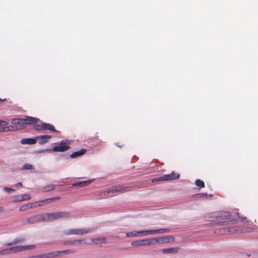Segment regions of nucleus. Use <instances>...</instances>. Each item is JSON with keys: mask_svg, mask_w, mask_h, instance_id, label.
<instances>
[{"mask_svg": "<svg viewBox=\"0 0 258 258\" xmlns=\"http://www.w3.org/2000/svg\"><path fill=\"white\" fill-rule=\"evenodd\" d=\"M173 236L167 235L159 237L151 238L135 241L132 242V245L135 246H149L157 244H163L174 241Z\"/></svg>", "mask_w": 258, "mask_h": 258, "instance_id": "obj_1", "label": "nucleus"}, {"mask_svg": "<svg viewBox=\"0 0 258 258\" xmlns=\"http://www.w3.org/2000/svg\"><path fill=\"white\" fill-rule=\"evenodd\" d=\"M35 246L34 245L14 246L0 250V253L1 255L15 253L19 252L33 249L35 248Z\"/></svg>", "mask_w": 258, "mask_h": 258, "instance_id": "obj_2", "label": "nucleus"}, {"mask_svg": "<svg viewBox=\"0 0 258 258\" xmlns=\"http://www.w3.org/2000/svg\"><path fill=\"white\" fill-rule=\"evenodd\" d=\"M39 119L36 117L31 116H26L24 118H14L12 120V123L14 125H17L16 126L17 128H22L24 127L25 124H34L37 122Z\"/></svg>", "mask_w": 258, "mask_h": 258, "instance_id": "obj_3", "label": "nucleus"}, {"mask_svg": "<svg viewBox=\"0 0 258 258\" xmlns=\"http://www.w3.org/2000/svg\"><path fill=\"white\" fill-rule=\"evenodd\" d=\"M70 216V213L69 212H56L45 214L46 222L53 221L59 219H66L69 218Z\"/></svg>", "mask_w": 258, "mask_h": 258, "instance_id": "obj_4", "label": "nucleus"}, {"mask_svg": "<svg viewBox=\"0 0 258 258\" xmlns=\"http://www.w3.org/2000/svg\"><path fill=\"white\" fill-rule=\"evenodd\" d=\"M93 232V229L90 228L85 229H70L64 231L63 233L65 235H83Z\"/></svg>", "mask_w": 258, "mask_h": 258, "instance_id": "obj_5", "label": "nucleus"}, {"mask_svg": "<svg viewBox=\"0 0 258 258\" xmlns=\"http://www.w3.org/2000/svg\"><path fill=\"white\" fill-rule=\"evenodd\" d=\"M128 187L127 186H124L122 185H117L113 189L105 191L104 195L105 197H111L117 195L118 193L123 192Z\"/></svg>", "mask_w": 258, "mask_h": 258, "instance_id": "obj_6", "label": "nucleus"}, {"mask_svg": "<svg viewBox=\"0 0 258 258\" xmlns=\"http://www.w3.org/2000/svg\"><path fill=\"white\" fill-rule=\"evenodd\" d=\"M70 143V141L68 140L61 141L58 146L52 147L51 150L54 152H64L68 150L70 147L68 146Z\"/></svg>", "mask_w": 258, "mask_h": 258, "instance_id": "obj_7", "label": "nucleus"}, {"mask_svg": "<svg viewBox=\"0 0 258 258\" xmlns=\"http://www.w3.org/2000/svg\"><path fill=\"white\" fill-rule=\"evenodd\" d=\"M26 221L30 224H33L37 222H46L45 214L28 217L26 218Z\"/></svg>", "mask_w": 258, "mask_h": 258, "instance_id": "obj_8", "label": "nucleus"}, {"mask_svg": "<svg viewBox=\"0 0 258 258\" xmlns=\"http://www.w3.org/2000/svg\"><path fill=\"white\" fill-rule=\"evenodd\" d=\"M179 174L178 173H174L172 172V173L169 174H164L163 176L159 177L153 180V181H165L178 179L179 178Z\"/></svg>", "mask_w": 258, "mask_h": 258, "instance_id": "obj_9", "label": "nucleus"}, {"mask_svg": "<svg viewBox=\"0 0 258 258\" xmlns=\"http://www.w3.org/2000/svg\"><path fill=\"white\" fill-rule=\"evenodd\" d=\"M150 235V230L135 231L133 232H127L126 234L127 237H138L139 236H146Z\"/></svg>", "mask_w": 258, "mask_h": 258, "instance_id": "obj_10", "label": "nucleus"}, {"mask_svg": "<svg viewBox=\"0 0 258 258\" xmlns=\"http://www.w3.org/2000/svg\"><path fill=\"white\" fill-rule=\"evenodd\" d=\"M36 128L37 130H49L52 132H57L53 125L45 122H42L41 124L36 125Z\"/></svg>", "mask_w": 258, "mask_h": 258, "instance_id": "obj_11", "label": "nucleus"}, {"mask_svg": "<svg viewBox=\"0 0 258 258\" xmlns=\"http://www.w3.org/2000/svg\"><path fill=\"white\" fill-rule=\"evenodd\" d=\"M179 247H172L162 249V252L164 254H176L178 252Z\"/></svg>", "mask_w": 258, "mask_h": 258, "instance_id": "obj_12", "label": "nucleus"}, {"mask_svg": "<svg viewBox=\"0 0 258 258\" xmlns=\"http://www.w3.org/2000/svg\"><path fill=\"white\" fill-rule=\"evenodd\" d=\"M25 241V239L22 237H16L14 238L12 241L7 242L4 244V246H11L19 243H22Z\"/></svg>", "mask_w": 258, "mask_h": 258, "instance_id": "obj_13", "label": "nucleus"}, {"mask_svg": "<svg viewBox=\"0 0 258 258\" xmlns=\"http://www.w3.org/2000/svg\"><path fill=\"white\" fill-rule=\"evenodd\" d=\"M59 256V252L56 251L44 253L38 255L39 258H54Z\"/></svg>", "mask_w": 258, "mask_h": 258, "instance_id": "obj_14", "label": "nucleus"}, {"mask_svg": "<svg viewBox=\"0 0 258 258\" xmlns=\"http://www.w3.org/2000/svg\"><path fill=\"white\" fill-rule=\"evenodd\" d=\"M170 232V229L168 228H162L156 230H150V235H155L158 234H163Z\"/></svg>", "mask_w": 258, "mask_h": 258, "instance_id": "obj_15", "label": "nucleus"}, {"mask_svg": "<svg viewBox=\"0 0 258 258\" xmlns=\"http://www.w3.org/2000/svg\"><path fill=\"white\" fill-rule=\"evenodd\" d=\"M106 241L105 238L103 237H98L97 238H92L91 239V242H88V244H98L99 243H105Z\"/></svg>", "mask_w": 258, "mask_h": 258, "instance_id": "obj_16", "label": "nucleus"}, {"mask_svg": "<svg viewBox=\"0 0 258 258\" xmlns=\"http://www.w3.org/2000/svg\"><path fill=\"white\" fill-rule=\"evenodd\" d=\"M51 138L50 136L48 135H43L38 136L37 139L38 140L39 143L41 145H43L48 142V140Z\"/></svg>", "mask_w": 258, "mask_h": 258, "instance_id": "obj_17", "label": "nucleus"}, {"mask_svg": "<svg viewBox=\"0 0 258 258\" xmlns=\"http://www.w3.org/2000/svg\"><path fill=\"white\" fill-rule=\"evenodd\" d=\"M238 231V230L235 227H232L231 228L221 229L220 230V233L221 234H231Z\"/></svg>", "mask_w": 258, "mask_h": 258, "instance_id": "obj_18", "label": "nucleus"}, {"mask_svg": "<svg viewBox=\"0 0 258 258\" xmlns=\"http://www.w3.org/2000/svg\"><path fill=\"white\" fill-rule=\"evenodd\" d=\"M36 143V140L33 138H25L20 141V143L22 145H33Z\"/></svg>", "mask_w": 258, "mask_h": 258, "instance_id": "obj_19", "label": "nucleus"}, {"mask_svg": "<svg viewBox=\"0 0 258 258\" xmlns=\"http://www.w3.org/2000/svg\"><path fill=\"white\" fill-rule=\"evenodd\" d=\"M31 199V196L28 194H25L18 197L14 201L16 202H20L24 201H27Z\"/></svg>", "mask_w": 258, "mask_h": 258, "instance_id": "obj_20", "label": "nucleus"}, {"mask_svg": "<svg viewBox=\"0 0 258 258\" xmlns=\"http://www.w3.org/2000/svg\"><path fill=\"white\" fill-rule=\"evenodd\" d=\"M86 152L85 149H82L80 151L75 152L70 155L71 158H75L84 155Z\"/></svg>", "mask_w": 258, "mask_h": 258, "instance_id": "obj_21", "label": "nucleus"}, {"mask_svg": "<svg viewBox=\"0 0 258 258\" xmlns=\"http://www.w3.org/2000/svg\"><path fill=\"white\" fill-rule=\"evenodd\" d=\"M94 180H88L86 181H80L78 182L74 183L72 184V186H80V187H83L84 186H86L88 185V184L90 183L92 181H94Z\"/></svg>", "mask_w": 258, "mask_h": 258, "instance_id": "obj_22", "label": "nucleus"}, {"mask_svg": "<svg viewBox=\"0 0 258 258\" xmlns=\"http://www.w3.org/2000/svg\"><path fill=\"white\" fill-rule=\"evenodd\" d=\"M56 185L54 184H49L42 187L44 192H49L54 189Z\"/></svg>", "mask_w": 258, "mask_h": 258, "instance_id": "obj_23", "label": "nucleus"}, {"mask_svg": "<svg viewBox=\"0 0 258 258\" xmlns=\"http://www.w3.org/2000/svg\"><path fill=\"white\" fill-rule=\"evenodd\" d=\"M217 216L223 219H227L230 218V214L227 212H221L218 214Z\"/></svg>", "mask_w": 258, "mask_h": 258, "instance_id": "obj_24", "label": "nucleus"}, {"mask_svg": "<svg viewBox=\"0 0 258 258\" xmlns=\"http://www.w3.org/2000/svg\"><path fill=\"white\" fill-rule=\"evenodd\" d=\"M14 130V127L13 126H6V125L4 126H0V132H4V131H8Z\"/></svg>", "mask_w": 258, "mask_h": 258, "instance_id": "obj_25", "label": "nucleus"}, {"mask_svg": "<svg viewBox=\"0 0 258 258\" xmlns=\"http://www.w3.org/2000/svg\"><path fill=\"white\" fill-rule=\"evenodd\" d=\"M57 252H59V255L61 253L63 254H68L70 253H74L76 251L74 249H67L61 251H56Z\"/></svg>", "mask_w": 258, "mask_h": 258, "instance_id": "obj_26", "label": "nucleus"}, {"mask_svg": "<svg viewBox=\"0 0 258 258\" xmlns=\"http://www.w3.org/2000/svg\"><path fill=\"white\" fill-rule=\"evenodd\" d=\"M21 169L23 170H32L34 169V167L30 164L26 163L22 166V167H21Z\"/></svg>", "mask_w": 258, "mask_h": 258, "instance_id": "obj_27", "label": "nucleus"}, {"mask_svg": "<svg viewBox=\"0 0 258 258\" xmlns=\"http://www.w3.org/2000/svg\"><path fill=\"white\" fill-rule=\"evenodd\" d=\"M195 183L197 186H200V187H204L205 186L204 182L199 179L196 180Z\"/></svg>", "mask_w": 258, "mask_h": 258, "instance_id": "obj_28", "label": "nucleus"}, {"mask_svg": "<svg viewBox=\"0 0 258 258\" xmlns=\"http://www.w3.org/2000/svg\"><path fill=\"white\" fill-rule=\"evenodd\" d=\"M36 203V207L39 206H41L44 204H46L49 203L48 201H45V199L43 200L40 201L39 202H35Z\"/></svg>", "mask_w": 258, "mask_h": 258, "instance_id": "obj_29", "label": "nucleus"}, {"mask_svg": "<svg viewBox=\"0 0 258 258\" xmlns=\"http://www.w3.org/2000/svg\"><path fill=\"white\" fill-rule=\"evenodd\" d=\"M63 245H75V240H66L62 242Z\"/></svg>", "mask_w": 258, "mask_h": 258, "instance_id": "obj_30", "label": "nucleus"}, {"mask_svg": "<svg viewBox=\"0 0 258 258\" xmlns=\"http://www.w3.org/2000/svg\"><path fill=\"white\" fill-rule=\"evenodd\" d=\"M60 199V198L59 197H56L53 198L46 199H45V201H48L49 202V203H50L55 201L56 200H59Z\"/></svg>", "mask_w": 258, "mask_h": 258, "instance_id": "obj_31", "label": "nucleus"}, {"mask_svg": "<svg viewBox=\"0 0 258 258\" xmlns=\"http://www.w3.org/2000/svg\"><path fill=\"white\" fill-rule=\"evenodd\" d=\"M75 245L77 243H78V244H81V243L88 244V242H85V240L83 239L75 240Z\"/></svg>", "mask_w": 258, "mask_h": 258, "instance_id": "obj_32", "label": "nucleus"}, {"mask_svg": "<svg viewBox=\"0 0 258 258\" xmlns=\"http://www.w3.org/2000/svg\"><path fill=\"white\" fill-rule=\"evenodd\" d=\"M27 205V207H28V209H31V208H36V203H29Z\"/></svg>", "mask_w": 258, "mask_h": 258, "instance_id": "obj_33", "label": "nucleus"}, {"mask_svg": "<svg viewBox=\"0 0 258 258\" xmlns=\"http://www.w3.org/2000/svg\"><path fill=\"white\" fill-rule=\"evenodd\" d=\"M4 190L6 191V192H9L11 191H15V189H13V188H11L10 187H5L4 188Z\"/></svg>", "mask_w": 258, "mask_h": 258, "instance_id": "obj_34", "label": "nucleus"}, {"mask_svg": "<svg viewBox=\"0 0 258 258\" xmlns=\"http://www.w3.org/2000/svg\"><path fill=\"white\" fill-rule=\"evenodd\" d=\"M20 211H26L27 210H28V207H27V205H24V206H22V207H21L20 208Z\"/></svg>", "mask_w": 258, "mask_h": 258, "instance_id": "obj_35", "label": "nucleus"}, {"mask_svg": "<svg viewBox=\"0 0 258 258\" xmlns=\"http://www.w3.org/2000/svg\"><path fill=\"white\" fill-rule=\"evenodd\" d=\"M7 124H8V123L7 121L0 120V126L7 125Z\"/></svg>", "mask_w": 258, "mask_h": 258, "instance_id": "obj_36", "label": "nucleus"}, {"mask_svg": "<svg viewBox=\"0 0 258 258\" xmlns=\"http://www.w3.org/2000/svg\"><path fill=\"white\" fill-rule=\"evenodd\" d=\"M197 196H198L199 197H207L208 195H207V193H200V194H197Z\"/></svg>", "mask_w": 258, "mask_h": 258, "instance_id": "obj_37", "label": "nucleus"}, {"mask_svg": "<svg viewBox=\"0 0 258 258\" xmlns=\"http://www.w3.org/2000/svg\"><path fill=\"white\" fill-rule=\"evenodd\" d=\"M16 185L17 186H22V184L21 182H19V183L16 184Z\"/></svg>", "mask_w": 258, "mask_h": 258, "instance_id": "obj_38", "label": "nucleus"}, {"mask_svg": "<svg viewBox=\"0 0 258 258\" xmlns=\"http://www.w3.org/2000/svg\"><path fill=\"white\" fill-rule=\"evenodd\" d=\"M245 219H246V217H241V220L242 221H244V220H245Z\"/></svg>", "mask_w": 258, "mask_h": 258, "instance_id": "obj_39", "label": "nucleus"}, {"mask_svg": "<svg viewBox=\"0 0 258 258\" xmlns=\"http://www.w3.org/2000/svg\"><path fill=\"white\" fill-rule=\"evenodd\" d=\"M4 210V208L3 207H0V212Z\"/></svg>", "mask_w": 258, "mask_h": 258, "instance_id": "obj_40", "label": "nucleus"}, {"mask_svg": "<svg viewBox=\"0 0 258 258\" xmlns=\"http://www.w3.org/2000/svg\"><path fill=\"white\" fill-rule=\"evenodd\" d=\"M237 216L239 217V218H241V217L239 216V214L238 213H237Z\"/></svg>", "mask_w": 258, "mask_h": 258, "instance_id": "obj_41", "label": "nucleus"}, {"mask_svg": "<svg viewBox=\"0 0 258 258\" xmlns=\"http://www.w3.org/2000/svg\"><path fill=\"white\" fill-rule=\"evenodd\" d=\"M250 228H249V230H246V231L250 232Z\"/></svg>", "mask_w": 258, "mask_h": 258, "instance_id": "obj_42", "label": "nucleus"}, {"mask_svg": "<svg viewBox=\"0 0 258 258\" xmlns=\"http://www.w3.org/2000/svg\"><path fill=\"white\" fill-rule=\"evenodd\" d=\"M244 232V230H243L242 229H241L240 232Z\"/></svg>", "mask_w": 258, "mask_h": 258, "instance_id": "obj_43", "label": "nucleus"}, {"mask_svg": "<svg viewBox=\"0 0 258 258\" xmlns=\"http://www.w3.org/2000/svg\"><path fill=\"white\" fill-rule=\"evenodd\" d=\"M5 99H4V100H2V99H1L0 98V102H1V101H3V100H5Z\"/></svg>", "mask_w": 258, "mask_h": 258, "instance_id": "obj_44", "label": "nucleus"}]
</instances>
